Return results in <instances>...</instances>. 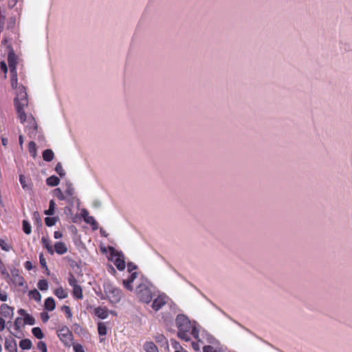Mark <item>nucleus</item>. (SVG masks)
Returning a JSON list of instances; mask_svg holds the SVG:
<instances>
[{
    "mask_svg": "<svg viewBox=\"0 0 352 352\" xmlns=\"http://www.w3.org/2000/svg\"><path fill=\"white\" fill-rule=\"evenodd\" d=\"M175 324L178 329L177 336L186 342L190 340L188 333L197 339L199 342V329L195 322H191L184 314H178L175 319Z\"/></svg>",
    "mask_w": 352,
    "mask_h": 352,
    "instance_id": "1",
    "label": "nucleus"
},
{
    "mask_svg": "<svg viewBox=\"0 0 352 352\" xmlns=\"http://www.w3.org/2000/svg\"><path fill=\"white\" fill-rule=\"evenodd\" d=\"M136 293L140 301L148 304L156 296V288L146 280L136 287Z\"/></svg>",
    "mask_w": 352,
    "mask_h": 352,
    "instance_id": "2",
    "label": "nucleus"
},
{
    "mask_svg": "<svg viewBox=\"0 0 352 352\" xmlns=\"http://www.w3.org/2000/svg\"><path fill=\"white\" fill-rule=\"evenodd\" d=\"M104 294H102L101 299H108L111 304H117L120 302L122 297V290L114 286L110 282H105L103 285Z\"/></svg>",
    "mask_w": 352,
    "mask_h": 352,
    "instance_id": "3",
    "label": "nucleus"
},
{
    "mask_svg": "<svg viewBox=\"0 0 352 352\" xmlns=\"http://www.w3.org/2000/svg\"><path fill=\"white\" fill-rule=\"evenodd\" d=\"M109 250L110 255L113 259V263L118 270L122 271L125 269L126 263L124 259L122 252L117 251L113 247L109 246Z\"/></svg>",
    "mask_w": 352,
    "mask_h": 352,
    "instance_id": "4",
    "label": "nucleus"
},
{
    "mask_svg": "<svg viewBox=\"0 0 352 352\" xmlns=\"http://www.w3.org/2000/svg\"><path fill=\"white\" fill-rule=\"evenodd\" d=\"M14 104L18 114V117L21 123H24L27 120V115L24 111V108L28 105V99L18 100L14 99Z\"/></svg>",
    "mask_w": 352,
    "mask_h": 352,
    "instance_id": "5",
    "label": "nucleus"
},
{
    "mask_svg": "<svg viewBox=\"0 0 352 352\" xmlns=\"http://www.w3.org/2000/svg\"><path fill=\"white\" fill-rule=\"evenodd\" d=\"M58 336L65 346L69 347L72 345L74 336L67 327L64 326L59 329Z\"/></svg>",
    "mask_w": 352,
    "mask_h": 352,
    "instance_id": "6",
    "label": "nucleus"
},
{
    "mask_svg": "<svg viewBox=\"0 0 352 352\" xmlns=\"http://www.w3.org/2000/svg\"><path fill=\"white\" fill-rule=\"evenodd\" d=\"M8 63L10 67V72H17L16 65L19 61V56L16 55L13 48L11 46H8Z\"/></svg>",
    "mask_w": 352,
    "mask_h": 352,
    "instance_id": "7",
    "label": "nucleus"
},
{
    "mask_svg": "<svg viewBox=\"0 0 352 352\" xmlns=\"http://www.w3.org/2000/svg\"><path fill=\"white\" fill-rule=\"evenodd\" d=\"M26 121L28 122V124L26 126V132L29 135L30 138H32L36 135L38 129L37 123L32 116L30 117H27Z\"/></svg>",
    "mask_w": 352,
    "mask_h": 352,
    "instance_id": "8",
    "label": "nucleus"
},
{
    "mask_svg": "<svg viewBox=\"0 0 352 352\" xmlns=\"http://www.w3.org/2000/svg\"><path fill=\"white\" fill-rule=\"evenodd\" d=\"M167 296L165 294L158 295L153 301L152 308L157 311L164 306L167 302Z\"/></svg>",
    "mask_w": 352,
    "mask_h": 352,
    "instance_id": "9",
    "label": "nucleus"
},
{
    "mask_svg": "<svg viewBox=\"0 0 352 352\" xmlns=\"http://www.w3.org/2000/svg\"><path fill=\"white\" fill-rule=\"evenodd\" d=\"M10 272L12 276V278H10V280H12L14 284L19 286H23L24 284V278L22 276L20 275L19 270L15 267H13L10 270Z\"/></svg>",
    "mask_w": 352,
    "mask_h": 352,
    "instance_id": "10",
    "label": "nucleus"
},
{
    "mask_svg": "<svg viewBox=\"0 0 352 352\" xmlns=\"http://www.w3.org/2000/svg\"><path fill=\"white\" fill-rule=\"evenodd\" d=\"M5 348L10 352H17L16 341L12 338H6Z\"/></svg>",
    "mask_w": 352,
    "mask_h": 352,
    "instance_id": "11",
    "label": "nucleus"
},
{
    "mask_svg": "<svg viewBox=\"0 0 352 352\" xmlns=\"http://www.w3.org/2000/svg\"><path fill=\"white\" fill-rule=\"evenodd\" d=\"M94 314L96 316L101 319H106L109 316V311L105 307H98L95 309Z\"/></svg>",
    "mask_w": 352,
    "mask_h": 352,
    "instance_id": "12",
    "label": "nucleus"
},
{
    "mask_svg": "<svg viewBox=\"0 0 352 352\" xmlns=\"http://www.w3.org/2000/svg\"><path fill=\"white\" fill-rule=\"evenodd\" d=\"M157 343L160 344L162 346H164L166 349H169V346L166 338L162 333H157L154 336Z\"/></svg>",
    "mask_w": 352,
    "mask_h": 352,
    "instance_id": "13",
    "label": "nucleus"
},
{
    "mask_svg": "<svg viewBox=\"0 0 352 352\" xmlns=\"http://www.w3.org/2000/svg\"><path fill=\"white\" fill-rule=\"evenodd\" d=\"M16 96L14 98L18 100L28 99V94L26 89L23 85H19V87L16 89Z\"/></svg>",
    "mask_w": 352,
    "mask_h": 352,
    "instance_id": "14",
    "label": "nucleus"
},
{
    "mask_svg": "<svg viewBox=\"0 0 352 352\" xmlns=\"http://www.w3.org/2000/svg\"><path fill=\"white\" fill-rule=\"evenodd\" d=\"M1 314L7 318V317H12L14 313H13V308L8 305L7 304H2L1 305Z\"/></svg>",
    "mask_w": 352,
    "mask_h": 352,
    "instance_id": "15",
    "label": "nucleus"
},
{
    "mask_svg": "<svg viewBox=\"0 0 352 352\" xmlns=\"http://www.w3.org/2000/svg\"><path fill=\"white\" fill-rule=\"evenodd\" d=\"M137 277V272H133L131 274V275L129 276V277L126 279V280H123V284L124 285V287L129 291H132L133 290V287L131 285L132 283L134 281V280Z\"/></svg>",
    "mask_w": 352,
    "mask_h": 352,
    "instance_id": "16",
    "label": "nucleus"
},
{
    "mask_svg": "<svg viewBox=\"0 0 352 352\" xmlns=\"http://www.w3.org/2000/svg\"><path fill=\"white\" fill-rule=\"evenodd\" d=\"M54 249L56 252L60 255L64 254L67 252V248L63 242H56L54 245Z\"/></svg>",
    "mask_w": 352,
    "mask_h": 352,
    "instance_id": "17",
    "label": "nucleus"
},
{
    "mask_svg": "<svg viewBox=\"0 0 352 352\" xmlns=\"http://www.w3.org/2000/svg\"><path fill=\"white\" fill-rule=\"evenodd\" d=\"M45 309L47 311H52L56 308V302L52 297H48L45 300Z\"/></svg>",
    "mask_w": 352,
    "mask_h": 352,
    "instance_id": "18",
    "label": "nucleus"
},
{
    "mask_svg": "<svg viewBox=\"0 0 352 352\" xmlns=\"http://www.w3.org/2000/svg\"><path fill=\"white\" fill-rule=\"evenodd\" d=\"M143 349L146 352H159L158 348L153 342H146L143 345Z\"/></svg>",
    "mask_w": 352,
    "mask_h": 352,
    "instance_id": "19",
    "label": "nucleus"
},
{
    "mask_svg": "<svg viewBox=\"0 0 352 352\" xmlns=\"http://www.w3.org/2000/svg\"><path fill=\"white\" fill-rule=\"evenodd\" d=\"M41 241L44 248L47 249L48 253L50 254L51 255H53L54 253V250L53 249L52 245H51L50 239L45 236H43L41 239Z\"/></svg>",
    "mask_w": 352,
    "mask_h": 352,
    "instance_id": "20",
    "label": "nucleus"
},
{
    "mask_svg": "<svg viewBox=\"0 0 352 352\" xmlns=\"http://www.w3.org/2000/svg\"><path fill=\"white\" fill-rule=\"evenodd\" d=\"M54 157V153L52 149H45L43 152V158L45 162H50L53 160Z\"/></svg>",
    "mask_w": 352,
    "mask_h": 352,
    "instance_id": "21",
    "label": "nucleus"
},
{
    "mask_svg": "<svg viewBox=\"0 0 352 352\" xmlns=\"http://www.w3.org/2000/svg\"><path fill=\"white\" fill-rule=\"evenodd\" d=\"M46 184L49 186H57L60 184V179L56 175H52L47 178Z\"/></svg>",
    "mask_w": 352,
    "mask_h": 352,
    "instance_id": "22",
    "label": "nucleus"
},
{
    "mask_svg": "<svg viewBox=\"0 0 352 352\" xmlns=\"http://www.w3.org/2000/svg\"><path fill=\"white\" fill-rule=\"evenodd\" d=\"M73 296L77 299H82V289L80 285H73Z\"/></svg>",
    "mask_w": 352,
    "mask_h": 352,
    "instance_id": "23",
    "label": "nucleus"
},
{
    "mask_svg": "<svg viewBox=\"0 0 352 352\" xmlns=\"http://www.w3.org/2000/svg\"><path fill=\"white\" fill-rule=\"evenodd\" d=\"M6 18V8L4 6H0V30L4 28V23Z\"/></svg>",
    "mask_w": 352,
    "mask_h": 352,
    "instance_id": "24",
    "label": "nucleus"
},
{
    "mask_svg": "<svg viewBox=\"0 0 352 352\" xmlns=\"http://www.w3.org/2000/svg\"><path fill=\"white\" fill-rule=\"evenodd\" d=\"M10 83L11 87L14 89H16L19 87L17 72H10Z\"/></svg>",
    "mask_w": 352,
    "mask_h": 352,
    "instance_id": "25",
    "label": "nucleus"
},
{
    "mask_svg": "<svg viewBox=\"0 0 352 352\" xmlns=\"http://www.w3.org/2000/svg\"><path fill=\"white\" fill-rule=\"evenodd\" d=\"M0 272L2 276H3V278L8 280V279H10V275L8 273L6 267L2 260L0 258Z\"/></svg>",
    "mask_w": 352,
    "mask_h": 352,
    "instance_id": "26",
    "label": "nucleus"
},
{
    "mask_svg": "<svg viewBox=\"0 0 352 352\" xmlns=\"http://www.w3.org/2000/svg\"><path fill=\"white\" fill-rule=\"evenodd\" d=\"M19 346L23 349H30L32 346V343L29 339H23L19 342Z\"/></svg>",
    "mask_w": 352,
    "mask_h": 352,
    "instance_id": "27",
    "label": "nucleus"
},
{
    "mask_svg": "<svg viewBox=\"0 0 352 352\" xmlns=\"http://www.w3.org/2000/svg\"><path fill=\"white\" fill-rule=\"evenodd\" d=\"M84 221L85 223L90 224L94 230H96L98 228V223L95 220L94 217H92V216L87 217V218Z\"/></svg>",
    "mask_w": 352,
    "mask_h": 352,
    "instance_id": "28",
    "label": "nucleus"
},
{
    "mask_svg": "<svg viewBox=\"0 0 352 352\" xmlns=\"http://www.w3.org/2000/svg\"><path fill=\"white\" fill-rule=\"evenodd\" d=\"M19 182H20V184L23 188V190H32V186L30 184H28L27 183V181H26V179L25 177L23 175H19Z\"/></svg>",
    "mask_w": 352,
    "mask_h": 352,
    "instance_id": "29",
    "label": "nucleus"
},
{
    "mask_svg": "<svg viewBox=\"0 0 352 352\" xmlns=\"http://www.w3.org/2000/svg\"><path fill=\"white\" fill-rule=\"evenodd\" d=\"M56 204L53 199L50 200L49 208L44 211V214L48 216H52L55 212Z\"/></svg>",
    "mask_w": 352,
    "mask_h": 352,
    "instance_id": "30",
    "label": "nucleus"
},
{
    "mask_svg": "<svg viewBox=\"0 0 352 352\" xmlns=\"http://www.w3.org/2000/svg\"><path fill=\"white\" fill-rule=\"evenodd\" d=\"M28 150L31 155V156L33 158H35L36 157L37 153H36V143L33 141H31L28 144Z\"/></svg>",
    "mask_w": 352,
    "mask_h": 352,
    "instance_id": "31",
    "label": "nucleus"
},
{
    "mask_svg": "<svg viewBox=\"0 0 352 352\" xmlns=\"http://www.w3.org/2000/svg\"><path fill=\"white\" fill-rule=\"evenodd\" d=\"M54 294L60 299H64L67 297V292L62 287L57 288L54 291Z\"/></svg>",
    "mask_w": 352,
    "mask_h": 352,
    "instance_id": "32",
    "label": "nucleus"
},
{
    "mask_svg": "<svg viewBox=\"0 0 352 352\" xmlns=\"http://www.w3.org/2000/svg\"><path fill=\"white\" fill-rule=\"evenodd\" d=\"M59 220L58 217H47L45 219V223L47 226L52 227L56 224V223Z\"/></svg>",
    "mask_w": 352,
    "mask_h": 352,
    "instance_id": "33",
    "label": "nucleus"
},
{
    "mask_svg": "<svg viewBox=\"0 0 352 352\" xmlns=\"http://www.w3.org/2000/svg\"><path fill=\"white\" fill-rule=\"evenodd\" d=\"M29 296L36 302H40L41 300V295L36 289L31 290L29 293Z\"/></svg>",
    "mask_w": 352,
    "mask_h": 352,
    "instance_id": "34",
    "label": "nucleus"
},
{
    "mask_svg": "<svg viewBox=\"0 0 352 352\" xmlns=\"http://www.w3.org/2000/svg\"><path fill=\"white\" fill-rule=\"evenodd\" d=\"M32 219L34 220L35 225H36L38 227H42L43 223H42L41 217L38 211L34 212Z\"/></svg>",
    "mask_w": 352,
    "mask_h": 352,
    "instance_id": "35",
    "label": "nucleus"
},
{
    "mask_svg": "<svg viewBox=\"0 0 352 352\" xmlns=\"http://www.w3.org/2000/svg\"><path fill=\"white\" fill-rule=\"evenodd\" d=\"M32 333L38 339L41 340L44 338V334L40 327H34L32 329Z\"/></svg>",
    "mask_w": 352,
    "mask_h": 352,
    "instance_id": "36",
    "label": "nucleus"
},
{
    "mask_svg": "<svg viewBox=\"0 0 352 352\" xmlns=\"http://www.w3.org/2000/svg\"><path fill=\"white\" fill-rule=\"evenodd\" d=\"M98 331L100 336H105L107 333V329L104 322H99L98 324Z\"/></svg>",
    "mask_w": 352,
    "mask_h": 352,
    "instance_id": "37",
    "label": "nucleus"
},
{
    "mask_svg": "<svg viewBox=\"0 0 352 352\" xmlns=\"http://www.w3.org/2000/svg\"><path fill=\"white\" fill-rule=\"evenodd\" d=\"M0 248L6 252H9L12 250V247L10 244H8L6 243V240L4 239H2L0 237Z\"/></svg>",
    "mask_w": 352,
    "mask_h": 352,
    "instance_id": "38",
    "label": "nucleus"
},
{
    "mask_svg": "<svg viewBox=\"0 0 352 352\" xmlns=\"http://www.w3.org/2000/svg\"><path fill=\"white\" fill-rule=\"evenodd\" d=\"M23 230L26 234H30L32 232V227L28 220H23L22 222Z\"/></svg>",
    "mask_w": 352,
    "mask_h": 352,
    "instance_id": "39",
    "label": "nucleus"
},
{
    "mask_svg": "<svg viewBox=\"0 0 352 352\" xmlns=\"http://www.w3.org/2000/svg\"><path fill=\"white\" fill-rule=\"evenodd\" d=\"M38 288L41 291H46L48 289V282L45 279L40 280L37 284Z\"/></svg>",
    "mask_w": 352,
    "mask_h": 352,
    "instance_id": "40",
    "label": "nucleus"
},
{
    "mask_svg": "<svg viewBox=\"0 0 352 352\" xmlns=\"http://www.w3.org/2000/svg\"><path fill=\"white\" fill-rule=\"evenodd\" d=\"M55 170L60 177H63L65 175V171L60 162H58L55 167Z\"/></svg>",
    "mask_w": 352,
    "mask_h": 352,
    "instance_id": "41",
    "label": "nucleus"
},
{
    "mask_svg": "<svg viewBox=\"0 0 352 352\" xmlns=\"http://www.w3.org/2000/svg\"><path fill=\"white\" fill-rule=\"evenodd\" d=\"M24 323L29 325H34L35 324V319L30 314H27L24 318Z\"/></svg>",
    "mask_w": 352,
    "mask_h": 352,
    "instance_id": "42",
    "label": "nucleus"
},
{
    "mask_svg": "<svg viewBox=\"0 0 352 352\" xmlns=\"http://www.w3.org/2000/svg\"><path fill=\"white\" fill-rule=\"evenodd\" d=\"M54 195L59 200L65 199V197L64 196L62 190L60 188H56L54 190Z\"/></svg>",
    "mask_w": 352,
    "mask_h": 352,
    "instance_id": "43",
    "label": "nucleus"
},
{
    "mask_svg": "<svg viewBox=\"0 0 352 352\" xmlns=\"http://www.w3.org/2000/svg\"><path fill=\"white\" fill-rule=\"evenodd\" d=\"M75 190L72 186V184H68L67 185V189L65 190V194L67 196L73 197L74 195Z\"/></svg>",
    "mask_w": 352,
    "mask_h": 352,
    "instance_id": "44",
    "label": "nucleus"
},
{
    "mask_svg": "<svg viewBox=\"0 0 352 352\" xmlns=\"http://www.w3.org/2000/svg\"><path fill=\"white\" fill-rule=\"evenodd\" d=\"M37 349L42 352H47L46 343L43 341H39L37 344Z\"/></svg>",
    "mask_w": 352,
    "mask_h": 352,
    "instance_id": "45",
    "label": "nucleus"
},
{
    "mask_svg": "<svg viewBox=\"0 0 352 352\" xmlns=\"http://www.w3.org/2000/svg\"><path fill=\"white\" fill-rule=\"evenodd\" d=\"M219 349L214 348L211 345H206L203 347V352H217Z\"/></svg>",
    "mask_w": 352,
    "mask_h": 352,
    "instance_id": "46",
    "label": "nucleus"
},
{
    "mask_svg": "<svg viewBox=\"0 0 352 352\" xmlns=\"http://www.w3.org/2000/svg\"><path fill=\"white\" fill-rule=\"evenodd\" d=\"M62 309L65 311V314L67 315V318H71L72 317V313L69 306L63 305L62 307Z\"/></svg>",
    "mask_w": 352,
    "mask_h": 352,
    "instance_id": "47",
    "label": "nucleus"
},
{
    "mask_svg": "<svg viewBox=\"0 0 352 352\" xmlns=\"http://www.w3.org/2000/svg\"><path fill=\"white\" fill-rule=\"evenodd\" d=\"M22 318L21 317H17L16 319H15V321H14V327H15V329L16 330H19L20 329V327H21V325L22 324Z\"/></svg>",
    "mask_w": 352,
    "mask_h": 352,
    "instance_id": "48",
    "label": "nucleus"
},
{
    "mask_svg": "<svg viewBox=\"0 0 352 352\" xmlns=\"http://www.w3.org/2000/svg\"><path fill=\"white\" fill-rule=\"evenodd\" d=\"M68 283L71 287H73V285H78L77 280L74 276L72 274H70L69 278L68 279Z\"/></svg>",
    "mask_w": 352,
    "mask_h": 352,
    "instance_id": "49",
    "label": "nucleus"
},
{
    "mask_svg": "<svg viewBox=\"0 0 352 352\" xmlns=\"http://www.w3.org/2000/svg\"><path fill=\"white\" fill-rule=\"evenodd\" d=\"M206 340L209 344H215L217 342L216 338L210 334H206Z\"/></svg>",
    "mask_w": 352,
    "mask_h": 352,
    "instance_id": "50",
    "label": "nucleus"
},
{
    "mask_svg": "<svg viewBox=\"0 0 352 352\" xmlns=\"http://www.w3.org/2000/svg\"><path fill=\"white\" fill-rule=\"evenodd\" d=\"M39 260H40V263H41V266L47 270L48 269H47V263H46L45 258H44L43 254H41L39 255Z\"/></svg>",
    "mask_w": 352,
    "mask_h": 352,
    "instance_id": "51",
    "label": "nucleus"
},
{
    "mask_svg": "<svg viewBox=\"0 0 352 352\" xmlns=\"http://www.w3.org/2000/svg\"><path fill=\"white\" fill-rule=\"evenodd\" d=\"M73 349L75 352H85L83 346L80 344H74Z\"/></svg>",
    "mask_w": 352,
    "mask_h": 352,
    "instance_id": "52",
    "label": "nucleus"
},
{
    "mask_svg": "<svg viewBox=\"0 0 352 352\" xmlns=\"http://www.w3.org/2000/svg\"><path fill=\"white\" fill-rule=\"evenodd\" d=\"M41 318L42 321L44 323H45L49 320L50 316L47 312L43 311V312L41 313Z\"/></svg>",
    "mask_w": 352,
    "mask_h": 352,
    "instance_id": "53",
    "label": "nucleus"
},
{
    "mask_svg": "<svg viewBox=\"0 0 352 352\" xmlns=\"http://www.w3.org/2000/svg\"><path fill=\"white\" fill-rule=\"evenodd\" d=\"M0 68L5 73V74H7L8 72V67H7V65L5 62V60H2L1 61L0 63Z\"/></svg>",
    "mask_w": 352,
    "mask_h": 352,
    "instance_id": "54",
    "label": "nucleus"
},
{
    "mask_svg": "<svg viewBox=\"0 0 352 352\" xmlns=\"http://www.w3.org/2000/svg\"><path fill=\"white\" fill-rule=\"evenodd\" d=\"M137 266L132 262L128 263L127 269L129 272H131L133 270H135Z\"/></svg>",
    "mask_w": 352,
    "mask_h": 352,
    "instance_id": "55",
    "label": "nucleus"
},
{
    "mask_svg": "<svg viewBox=\"0 0 352 352\" xmlns=\"http://www.w3.org/2000/svg\"><path fill=\"white\" fill-rule=\"evenodd\" d=\"M8 299V295H7V293L6 292H2V291H0V300L1 301H6Z\"/></svg>",
    "mask_w": 352,
    "mask_h": 352,
    "instance_id": "56",
    "label": "nucleus"
},
{
    "mask_svg": "<svg viewBox=\"0 0 352 352\" xmlns=\"http://www.w3.org/2000/svg\"><path fill=\"white\" fill-rule=\"evenodd\" d=\"M10 21L8 24V29H10V28H12L15 24V19L13 18V17H10L9 19Z\"/></svg>",
    "mask_w": 352,
    "mask_h": 352,
    "instance_id": "57",
    "label": "nucleus"
},
{
    "mask_svg": "<svg viewBox=\"0 0 352 352\" xmlns=\"http://www.w3.org/2000/svg\"><path fill=\"white\" fill-rule=\"evenodd\" d=\"M170 342L173 345V346L175 348V349H177V348H182L179 343L175 339H171L170 340Z\"/></svg>",
    "mask_w": 352,
    "mask_h": 352,
    "instance_id": "58",
    "label": "nucleus"
},
{
    "mask_svg": "<svg viewBox=\"0 0 352 352\" xmlns=\"http://www.w3.org/2000/svg\"><path fill=\"white\" fill-rule=\"evenodd\" d=\"M24 267L27 270H31L33 267L32 266V263L29 261H27L25 263H24Z\"/></svg>",
    "mask_w": 352,
    "mask_h": 352,
    "instance_id": "59",
    "label": "nucleus"
},
{
    "mask_svg": "<svg viewBox=\"0 0 352 352\" xmlns=\"http://www.w3.org/2000/svg\"><path fill=\"white\" fill-rule=\"evenodd\" d=\"M5 320L0 317V331H2L5 329Z\"/></svg>",
    "mask_w": 352,
    "mask_h": 352,
    "instance_id": "60",
    "label": "nucleus"
},
{
    "mask_svg": "<svg viewBox=\"0 0 352 352\" xmlns=\"http://www.w3.org/2000/svg\"><path fill=\"white\" fill-rule=\"evenodd\" d=\"M81 215H82L83 219L85 220L87 218V217L89 216L88 210L86 209H82L81 211Z\"/></svg>",
    "mask_w": 352,
    "mask_h": 352,
    "instance_id": "61",
    "label": "nucleus"
},
{
    "mask_svg": "<svg viewBox=\"0 0 352 352\" xmlns=\"http://www.w3.org/2000/svg\"><path fill=\"white\" fill-rule=\"evenodd\" d=\"M54 236L56 239H58L63 237V234L60 231H55L54 233Z\"/></svg>",
    "mask_w": 352,
    "mask_h": 352,
    "instance_id": "62",
    "label": "nucleus"
},
{
    "mask_svg": "<svg viewBox=\"0 0 352 352\" xmlns=\"http://www.w3.org/2000/svg\"><path fill=\"white\" fill-rule=\"evenodd\" d=\"M1 142L3 146L6 147L8 144V140L6 138L2 137L1 138Z\"/></svg>",
    "mask_w": 352,
    "mask_h": 352,
    "instance_id": "63",
    "label": "nucleus"
},
{
    "mask_svg": "<svg viewBox=\"0 0 352 352\" xmlns=\"http://www.w3.org/2000/svg\"><path fill=\"white\" fill-rule=\"evenodd\" d=\"M18 313L19 314V315L23 316L24 317L25 315L28 314L23 309H19Z\"/></svg>",
    "mask_w": 352,
    "mask_h": 352,
    "instance_id": "64",
    "label": "nucleus"
}]
</instances>
